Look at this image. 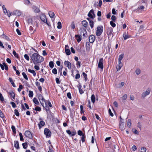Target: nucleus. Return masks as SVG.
Returning a JSON list of instances; mask_svg holds the SVG:
<instances>
[{"mask_svg": "<svg viewBox=\"0 0 152 152\" xmlns=\"http://www.w3.org/2000/svg\"><path fill=\"white\" fill-rule=\"evenodd\" d=\"M31 60L35 65H39L44 60L43 57L39 55L38 53H35L30 56Z\"/></svg>", "mask_w": 152, "mask_h": 152, "instance_id": "nucleus-1", "label": "nucleus"}, {"mask_svg": "<svg viewBox=\"0 0 152 152\" xmlns=\"http://www.w3.org/2000/svg\"><path fill=\"white\" fill-rule=\"evenodd\" d=\"M103 31V27L102 26H98L97 27L96 34L97 36H100Z\"/></svg>", "mask_w": 152, "mask_h": 152, "instance_id": "nucleus-2", "label": "nucleus"}, {"mask_svg": "<svg viewBox=\"0 0 152 152\" xmlns=\"http://www.w3.org/2000/svg\"><path fill=\"white\" fill-rule=\"evenodd\" d=\"M103 58H100L98 63V67L100 69L102 70L104 68V66L103 64Z\"/></svg>", "mask_w": 152, "mask_h": 152, "instance_id": "nucleus-3", "label": "nucleus"}, {"mask_svg": "<svg viewBox=\"0 0 152 152\" xmlns=\"http://www.w3.org/2000/svg\"><path fill=\"white\" fill-rule=\"evenodd\" d=\"M44 134L47 137H50L51 136V132L48 128H45L44 130Z\"/></svg>", "mask_w": 152, "mask_h": 152, "instance_id": "nucleus-4", "label": "nucleus"}, {"mask_svg": "<svg viewBox=\"0 0 152 152\" xmlns=\"http://www.w3.org/2000/svg\"><path fill=\"white\" fill-rule=\"evenodd\" d=\"M25 136L28 138L30 139H32L33 138V136L31 132L29 131H25L24 134Z\"/></svg>", "mask_w": 152, "mask_h": 152, "instance_id": "nucleus-5", "label": "nucleus"}, {"mask_svg": "<svg viewBox=\"0 0 152 152\" xmlns=\"http://www.w3.org/2000/svg\"><path fill=\"white\" fill-rule=\"evenodd\" d=\"M94 11L93 9L90 10L88 14V16L91 19L94 18Z\"/></svg>", "mask_w": 152, "mask_h": 152, "instance_id": "nucleus-6", "label": "nucleus"}, {"mask_svg": "<svg viewBox=\"0 0 152 152\" xmlns=\"http://www.w3.org/2000/svg\"><path fill=\"white\" fill-rule=\"evenodd\" d=\"M89 42L91 43H93L96 39L94 35H91L88 37Z\"/></svg>", "mask_w": 152, "mask_h": 152, "instance_id": "nucleus-7", "label": "nucleus"}, {"mask_svg": "<svg viewBox=\"0 0 152 152\" xmlns=\"http://www.w3.org/2000/svg\"><path fill=\"white\" fill-rule=\"evenodd\" d=\"M39 120L40 121L38 123V125L39 129H40L43 126L45 125V122L42 121V118H39Z\"/></svg>", "mask_w": 152, "mask_h": 152, "instance_id": "nucleus-8", "label": "nucleus"}, {"mask_svg": "<svg viewBox=\"0 0 152 152\" xmlns=\"http://www.w3.org/2000/svg\"><path fill=\"white\" fill-rule=\"evenodd\" d=\"M66 133L69 135H70V136L72 137L75 136L76 134V131L75 130H74L72 132H71L70 130H66Z\"/></svg>", "mask_w": 152, "mask_h": 152, "instance_id": "nucleus-9", "label": "nucleus"}, {"mask_svg": "<svg viewBox=\"0 0 152 152\" xmlns=\"http://www.w3.org/2000/svg\"><path fill=\"white\" fill-rule=\"evenodd\" d=\"M107 32L108 35L111 36L113 35V29L111 27H108L107 28Z\"/></svg>", "mask_w": 152, "mask_h": 152, "instance_id": "nucleus-10", "label": "nucleus"}, {"mask_svg": "<svg viewBox=\"0 0 152 152\" xmlns=\"http://www.w3.org/2000/svg\"><path fill=\"white\" fill-rule=\"evenodd\" d=\"M40 18L41 20L44 23H45V22H46L47 19L46 17V15L44 14H41L40 15Z\"/></svg>", "mask_w": 152, "mask_h": 152, "instance_id": "nucleus-11", "label": "nucleus"}, {"mask_svg": "<svg viewBox=\"0 0 152 152\" xmlns=\"http://www.w3.org/2000/svg\"><path fill=\"white\" fill-rule=\"evenodd\" d=\"M151 91V90L150 89V88H148L147 90V91H145L142 94V96L143 97H145L147 96V95H149L150 94V93Z\"/></svg>", "mask_w": 152, "mask_h": 152, "instance_id": "nucleus-12", "label": "nucleus"}, {"mask_svg": "<svg viewBox=\"0 0 152 152\" xmlns=\"http://www.w3.org/2000/svg\"><path fill=\"white\" fill-rule=\"evenodd\" d=\"M64 64L66 66H67L68 68L70 69L71 68V64L70 62L68 61H65L64 62Z\"/></svg>", "mask_w": 152, "mask_h": 152, "instance_id": "nucleus-13", "label": "nucleus"}, {"mask_svg": "<svg viewBox=\"0 0 152 152\" xmlns=\"http://www.w3.org/2000/svg\"><path fill=\"white\" fill-rule=\"evenodd\" d=\"M40 102L41 105L44 108H45L44 106V102H45V105H47V102L43 97L41 99L40 101Z\"/></svg>", "mask_w": 152, "mask_h": 152, "instance_id": "nucleus-14", "label": "nucleus"}, {"mask_svg": "<svg viewBox=\"0 0 152 152\" xmlns=\"http://www.w3.org/2000/svg\"><path fill=\"white\" fill-rule=\"evenodd\" d=\"M120 122H121V123L119 124L120 128L123 129L124 126V120L122 118L121 116H120Z\"/></svg>", "mask_w": 152, "mask_h": 152, "instance_id": "nucleus-15", "label": "nucleus"}, {"mask_svg": "<svg viewBox=\"0 0 152 152\" xmlns=\"http://www.w3.org/2000/svg\"><path fill=\"white\" fill-rule=\"evenodd\" d=\"M32 8L34 12L35 13H39L40 11L39 8L35 6H33Z\"/></svg>", "mask_w": 152, "mask_h": 152, "instance_id": "nucleus-16", "label": "nucleus"}, {"mask_svg": "<svg viewBox=\"0 0 152 152\" xmlns=\"http://www.w3.org/2000/svg\"><path fill=\"white\" fill-rule=\"evenodd\" d=\"M123 37H124V39L126 40L128 38L131 37V35H128L127 33L126 34V32L124 33L123 35Z\"/></svg>", "mask_w": 152, "mask_h": 152, "instance_id": "nucleus-17", "label": "nucleus"}, {"mask_svg": "<svg viewBox=\"0 0 152 152\" xmlns=\"http://www.w3.org/2000/svg\"><path fill=\"white\" fill-rule=\"evenodd\" d=\"M81 23L83 26L85 28H86L88 24V22L86 20H83L82 21Z\"/></svg>", "mask_w": 152, "mask_h": 152, "instance_id": "nucleus-18", "label": "nucleus"}, {"mask_svg": "<svg viewBox=\"0 0 152 152\" xmlns=\"http://www.w3.org/2000/svg\"><path fill=\"white\" fill-rule=\"evenodd\" d=\"M118 64L116 66V69L117 70V71H119L120 70L121 67L123 66V64L121 62H118Z\"/></svg>", "mask_w": 152, "mask_h": 152, "instance_id": "nucleus-19", "label": "nucleus"}, {"mask_svg": "<svg viewBox=\"0 0 152 152\" xmlns=\"http://www.w3.org/2000/svg\"><path fill=\"white\" fill-rule=\"evenodd\" d=\"M124 53H122L119 56V58L118 59V62H121V61L123 58L124 57Z\"/></svg>", "mask_w": 152, "mask_h": 152, "instance_id": "nucleus-20", "label": "nucleus"}, {"mask_svg": "<svg viewBox=\"0 0 152 152\" xmlns=\"http://www.w3.org/2000/svg\"><path fill=\"white\" fill-rule=\"evenodd\" d=\"M75 38H76L77 41L78 42H79L81 41L82 40V39L81 38L80 36L78 34L75 35Z\"/></svg>", "mask_w": 152, "mask_h": 152, "instance_id": "nucleus-21", "label": "nucleus"}, {"mask_svg": "<svg viewBox=\"0 0 152 152\" xmlns=\"http://www.w3.org/2000/svg\"><path fill=\"white\" fill-rule=\"evenodd\" d=\"M8 93L10 97H12L14 99H15V94L13 91H11L10 92H8Z\"/></svg>", "mask_w": 152, "mask_h": 152, "instance_id": "nucleus-22", "label": "nucleus"}, {"mask_svg": "<svg viewBox=\"0 0 152 152\" xmlns=\"http://www.w3.org/2000/svg\"><path fill=\"white\" fill-rule=\"evenodd\" d=\"M14 146L17 149L20 148L19 142L18 141H14Z\"/></svg>", "mask_w": 152, "mask_h": 152, "instance_id": "nucleus-23", "label": "nucleus"}, {"mask_svg": "<svg viewBox=\"0 0 152 152\" xmlns=\"http://www.w3.org/2000/svg\"><path fill=\"white\" fill-rule=\"evenodd\" d=\"M144 8L145 7L144 6H141L140 7H138L137 9V10L136 12L139 13L140 12L139 11V10H143L144 9Z\"/></svg>", "mask_w": 152, "mask_h": 152, "instance_id": "nucleus-24", "label": "nucleus"}, {"mask_svg": "<svg viewBox=\"0 0 152 152\" xmlns=\"http://www.w3.org/2000/svg\"><path fill=\"white\" fill-rule=\"evenodd\" d=\"M28 71L30 72V73H32L33 75L34 76V77H35L36 75V72H35V71L34 70H31L30 69H28Z\"/></svg>", "mask_w": 152, "mask_h": 152, "instance_id": "nucleus-25", "label": "nucleus"}, {"mask_svg": "<svg viewBox=\"0 0 152 152\" xmlns=\"http://www.w3.org/2000/svg\"><path fill=\"white\" fill-rule=\"evenodd\" d=\"M44 108H45L47 114H48V113H51V111L50 108L48 106H47V105H45V107Z\"/></svg>", "mask_w": 152, "mask_h": 152, "instance_id": "nucleus-26", "label": "nucleus"}, {"mask_svg": "<svg viewBox=\"0 0 152 152\" xmlns=\"http://www.w3.org/2000/svg\"><path fill=\"white\" fill-rule=\"evenodd\" d=\"M9 80L11 83V84H12L13 86L14 87H16V85L14 83L13 81L12 80V79L11 77H9Z\"/></svg>", "mask_w": 152, "mask_h": 152, "instance_id": "nucleus-27", "label": "nucleus"}, {"mask_svg": "<svg viewBox=\"0 0 152 152\" xmlns=\"http://www.w3.org/2000/svg\"><path fill=\"white\" fill-rule=\"evenodd\" d=\"M13 54L15 57H16V58L18 59H20V57L19 55L17 53H16V51L15 50H14V51H13Z\"/></svg>", "mask_w": 152, "mask_h": 152, "instance_id": "nucleus-28", "label": "nucleus"}, {"mask_svg": "<svg viewBox=\"0 0 152 152\" xmlns=\"http://www.w3.org/2000/svg\"><path fill=\"white\" fill-rule=\"evenodd\" d=\"M33 101L35 104L37 105H38L39 104V102L36 98L34 97L33 99Z\"/></svg>", "mask_w": 152, "mask_h": 152, "instance_id": "nucleus-29", "label": "nucleus"}, {"mask_svg": "<svg viewBox=\"0 0 152 152\" xmlns=\"http://www.w3.org/2000/svg\"><path fill=\"white\" fill-rule=\"evenodd\" d=\"M81 140L83 143L84 142H85L86 140V136L85 134H83L82 136L81 137Z\"/></svg>", "mask_w": 152, "mask_h": 152, "instance_id": "nucleus-30", "label": "nucleus"}, {"mask_svg": "<svg viewBox=\"0 0 152 152\" xmlns=\"http://www.w3.org/2000/svg\"><path fill=\"white\" fill-rule=\"evenodd\" d=\"M48 14H49V15L50 17L51 18H53V17L55 15L54 13L53 12H51V11L49 12L48 13Z\"/></svg>", "mask_w": 152, "mask_h": 152, "instance_id": "nucleus-31", "label": "nucleus"}, {"mask_svg": "<svg viewBox=\"0 0 152 152\" xmlns=\"http://www.w3.org/2000/svg\"><path fill=\"white\" fill-rule=\"evenodd\" d=\"M132 125L131 120L130 119H129L127 123V126L129 127H130Z\"/></svg>", "mask_w": 152, "mask_h": 152, "instance_id": "nucleus-32", "label": "nucleus"}, {"mask_svg": "<svg viewBox=\"0 0 152 152\" xmlns=\"http://www.w3.org/2000/svg\"><path fill=\"white\" fill-rule=\"evenodd\" d=\"M78 87L79 88V91L80 92V93L82 94H83L84 92L83 90L81 89V85H79V86H78Z\"/></svg>", "mask_w": 152, "mask_h": 152, "instance_id": "nucleus-33", "label": "nucleus"}, {"mask_svg": "<svg viewBox=\"0 0 152 152\" xmlns=\"http://www.w3.org/2000/svg\"><path fill=\"white\" fill-rule=\"evenodd\" d=\"M91 100L92 102L94 103L95 101V97L94 94H92L91 96Z\"/></svg>", "mask_w": 152, "mask_h": 152, "instance_id": "nucleus-34", "label": "nucleus"}, {"mask_svg": "<svg viewBox=\"0 0 152 152\" xmlns=\"http://www.w3.org/2000/svg\"><path fill=\"white\" fill-rule=\"evenodd\" d=\"M89 23V25L91 28H93L94 26V23L93 20L90 21Z\"/></svg>", "mask_w": 152, "mask_h": 152, "instance_id": "nucleus-35", "label": "nucleus"}, {"mask_svg": "<svg viewBox=\"0 0 152 152\" xmlns=\"http://www.w3.org/2000/svg\"><path fill=\"white\" fill-rule=\"evenodd\" d=\"M33 110H35L37 111L40 112L41 111V107L38 106L36 107L35 109H33Z\"/></svg>", "mask_w": 152, "mask_h": 152, "instance_id": "nucleus-36", "label": "nucleus"}, {"mask_svg": "<svg viewBox=\"0 0 152 152\" xmlns=\"http://www.w3.org/2000/svg\"><path fill=\"white\" fill-rule=\"evenodd\" d=\"M49 66L51 68H53L54 67L53 62L52 61H50L49 63Z\"/></svg>", "mask_w": 152, "mask_h": 152, "instance_id": "nucleus-37", "label": "nucleus"}, {"mask_svg": "<svg viewBox=\"0 0 152 152\" xmlns=\"http://www.w3.org/2000/svg\"><path fill=\"white\" fill-rule=\"evenodd\" d=\"M2 36H3V37L4 38H5L6 39H7V40L10 41V39L9 38V37L4 34H2Z\"/></svg>", "mask_w": 152, "mask_h": 152, "instance_id": "nucleus-38", "label": "nucleus"}, {"mask_svg": "<svg viewBox=\"0 0 152 152\" xmlns=\"http://www.w3.org/2000/svg\"><path fill=\"white\" fill-rule=\"evenodd\" d=\"M77 133L79 135L82 136L83 135L85 134V133H83L80 130H79L77 132Z\"/></svg>", "mask_w": 152, "mask_h": 152, "instance_id": "nucleus-39", "label": "nucleus"}, {"mask_svg": "<svg viewBox=\"0 0 152 152\" xmlns=\"http://www.w3.org/2000/svg\"><path fill=\"white\" fill-rule=\"evenodd\" d=\"M58 26L57 28L58 29H61L62 28V24L60 22H58L57 23Z\"/></svg>", "mask_w": 152, "mask_h": 152, "instance_id": "nucleus-40", "label": "nucleus"}, {"mask_svg": "<svg viewBox=\"0 0 152 152\" xmlns=\"http://www.w3.org/2000/svg\"><path fill=\"white\" fill-rule=\"evenodd\" d=\"M82 75L85 78V80L86 81L87 79V75L84 72L82 73Z\"/></svg>", "mask_w": 152, "mask_h": 152, "instance_id": "nucleus-41", "label": "nucleus"}, {"mask_svg": "<svg viewBox=\"0 0 152 152\" xmlns=\"http://www.w3.org/2000/svg\"><path fill=\"white\" fill-rule=\"evenodd\" d=\"M86 28H80V30H81V31H80V34L81 35L82 34V32H83V33H84V32H86V33H87V31H86Z\"/></svg>", "mask_w": 152, "mask_h": 152, "instance_id": "nucleus-42", "label": "nucleus"}, {"mask_svg": "<svg viewBox=\"0 0 152 152\" xmlns=\"http://www.w3.org/2000/svg\"><path fill=\"white\" fill-rule=\"evenodd\" d=\"M65 52L66 53V54L67 55L69 56V55H70V54H71V52H70L69 49H68V50L66 49V50H65Z\"/></svg>", "mask_w": 152, "mask_h": 152, "instance_id": "nucleus-43", "label": "nucleus"}, {"mask_svg": "<svg viewBox=\"0 0 152 152\" xmlns=\"http://www.w3.org/2000/svg\"><path fill=\"white\" fill-rule=\"evenodd\" d=\"M28 96H29L30 97H32L33 96V93L32 91H29Z\"/></svg>", "mask_w": 152, "mask_h": 152, "instance_id": "nucleus-44", "label": "nucleus"}, {"mask_svg": "<svg viewBox=\"0 0 152 152\" xmlns=\"http://www.w3.org/2000/svg\"><path fill=\"white\" fill-rule=\"evenodd\" d=\"M22 75H23V77L25 79H26V80H28V77L26 75V74L25 73V72H23L22 73Z\"/></svg>", "mask_w": 152, "mask_h": 152, "instance_id": "nucleus-45", "label": "nucleus"}, {"mask_svg": "<svg viewBox=\"0 0 152 152\" xmlns=\"http://www.w3.org/2000/svg\"><path fill=\"white\" fill-rule=\"evenodd\" d=\"M23 148L24 149H26L27 147V143L26 142H24L22 144Z\"/></svg>", "mask_w": 152, "mask_h": 152, "instance_id": "nucleus-46", "label": "nucleus"}, {"mask_svg": "<svg viewBox=\"0 0 152 152\" xmlns=\"http://www.w3.org/2000/svg\"><path fill=\"white\" fill-rule=\"evenodd\" d=\"M87 106L90 109L92 108L91 106V102L89 100L88 101V103L87 104Z\"/></svg>", "mask_w": 152, "mask_h": 152, "instance_id": "nucleus-47", "label": "nucleus"}, {"mask_svg": "<svg viewBox=\"0 0 152 152\" xmlns=\"http://www.w3.org/2000/svg\"><path fill=\"white\" fill-rule=\"evenodd\" d=\"M14 113L17 116H19V113L18 112V111L16 110L15 109L14 110Z\"/></svg>", "mask_w": 152, "mask_h": 152, "instance_id": "nucleus-48", "label": "nucleus"}, {"mask_svg": "<svg viewBox=\"0 0 152 152\" xmlns=\"http://www.w3.org/2000/svg\"><path fill=\"white\" fill-rule=\"evenodd\" d=\"M24 58L28 61L29 60V57L28 56L27 54H25L24 55Z\"/></svg>", "mask_w": 152, "mask_h": 152, "instance_id": "nucleus-49", "label": "nucleus"}, {"mask_svg": "<svg viewBox=\"0 0 152 152\" xmlns=\"http://www.w3.org/2000/svg\"><path fill=\"white\" fill-rule=\"evenodd\" d=\"M19 135L20 137V140L21 141H23L24 140V139L22 133H20Z\"/></svg>", "mask_w": 152, "mask_h": 152, "instance_id": "nucleus-50", "label": "nucleus"}, {"mask_svg": "<svg viewBox=\"0 0 152 152\" xmlns=\"http://www.w3.org/2000/svg\"><path fill=\"white\" fill-rule=\"evenodd\" d=\"M76 65L77 67L79 68L81 66V62L79 61H77V62Z\"/></svg>", "mask_w": 152, "mask_h": 152, "instance_id": "nucleus-51", "label": "nucleus"}, {"mask_svg": "<svg viewBox=\"0 0 152 152\" xmlns=\"http://www.w3.org/2000/svg\"><path fill=\"white\" fill-rule=\"evenodd\" d=\"M110 25L113 28L115 27L116 26L115 24L113 21H110Z\"/></svg>", "mask_w": 152, "mask_h": 152, "instance_id": "nucleus-52", "label": "nucleus"}, {"mask_svg": "<svg viewBox=\"0 0 152 152\" xmlns=\"http://www.w3.org/2000/svg\"><path fill=\"white\" fill-rule=\"evenodd\" d=\"M52 72L54 74H56L57 73V70L56 68H54L52 70Z\"/></svg>", "mask_w": 152, "mask_h": 152, "instance_id": "nucleus-53", "label": "nucleus"}, {"mask_svg": "<svg viewBox=\"0 0 152 152\" xmlns=\"http://www.w3.org/2000/svg\"><path fill=\"white\" fill-rule=\"evenodd\" d=\"M109 114L111 117H113L114 115L113 113L112 112L111 110L110 109H109L108 110Z\"/></svg>", "mask_w": 152, "mask_h": 152, "instance_id": "nucleus-54", "label": "nucleus"}, {"mask_svg": "<svg viewBox=\"0 0 152 152\" xmlns=\"http://www.w3.org/2000/svg\"><path fill=\"white\" fill-rule=\"evenodd\" d=\"M38 96V98L39 100V101H40L41 99L43 97V96L41 94H38L37 95Z\"/></svg>", "mask_w": 152, "mask_h": 152, "instance_id": "nucleus-55", "label": "nucleus"}, {"mask_svg": "<svg viewBox=\"0 0 152 152\" xmlns=\"http://www.w3.org/2000/svg\"><path fill=\"white\" fill-rule=\"evenodd\" d=\"M0 100L1 102H3L4 101V98L2 94L0 93Z\"/></svg>", "mask_w": 152, "mask_h": 152, "instance_id": "nucleus-56", "label": "nucleus"}, {"mask_svg": "<svg viewBox=\"0 0 152 152\" xmlns=\"http://www.w3.org/2000/svg\"><path fill=\"white\" fill-rule=\"evenodd\" d=\"M47 106H49L50 107H52V104L49 101H47Z\"/></svg>", "mask_w": 152, "mask_h": 152, "instance_id": "nucleus-57", "label": "nucleus"}, {"mask_svg": "<svg viewBox=\"0 0 152 152\" xmlns=\"http://www.w3.org/2000/svg\"><path fill=\"white\" fill-rule=\"evenodd\" d=\"M137 124V127L139 128L141 130V129L142 127V125L141 123L140 122H138Z\"/></svg>", "mask_w": 152, "mask_h": 152, "instance_id": "nucleus-58", "label": "nucleus"}, {"mask_svg": "<svg viewBox=\"0 0 152 152\" xmlns=\"http://www.w3.org/2000/svg\"><path fill=\"white\" fill-rule=\"evenodd\" d=\"M23 89V86L21 85H20L19 86V88L18 89V91L20 92L21 91V90Z\"/></svg>", "mask_w": 152, "mask_h": 152, "instance_id": "nucleus-59", "label": "nucleus"}, {"mask_svg": "<svg viewBox=\"0 0 152 152\" xmlns=\"http://www.w3.org/2000/svg\"><path fill=\"white\" fill-rule=\"evenodd\" d=\"M112 20L114 22H115L116 19V18L115 15H112L111 18Z\"/></svg>", "mask_w": 152, "mask_h": 152, "instance_id": "nucleus-60", "label": "nucleus"}, {"mask_svg": "<svg viewBox=\"0 0 152 152\" xmlns=\"http://www.w3.org/2000/svg\"><path fill=\"white\" fill-rule=\"evenodd\" d=\"M11 104L13 108H15L16 107L15 104L13 102H11Z\"/></svg>", "mask_w": 152, "mask_h": 152, "instance_id": "nucleus-61", "label": "nucleus"}, {"mask_svg": "<svg viewBox=\"0 0 152 152\" xmlns=\"http://www.w3.org/2000/svg\"><path fill=\"white\" fill-rule=\"evenodd\" d=\"M67 96L69 99H72L71 94L70 92H68L67 94Z\"/></svg>", "mask_w": 152, "mask_h": 152, "instance_id": "nucleus-62", "label": "nucleus"}, {"mask_svg": "<svg viewBox=\"0 0 152 152\" xmlns=\"http://www.w3.org/2000/svg\"><path fill=\"white\" fill-rule=\"evenodd\" d=\"M146 151V149L145 147H142L141 148V152H145Z\"/></svg>", "mask_w": 152, "mask_h": 152, "instance_id": "nucleus-63", "label": "nucleus"}, {"mask_svg": "<svg viewBox=\"0 0 152 152\" xmlns=\"http://www.w3.org/2000/svg\"><path fill=\"white\" fill-rule=\"evenodd\" d=\"M113 104L114 105V106L116 107H118V104L117 102L116 101H115L113 102Z\"/></svg>", "mask_w": 152, "mask_h": 152, "instance_id": "nucleus-64", "label": "nucleus"}]
</instances>
